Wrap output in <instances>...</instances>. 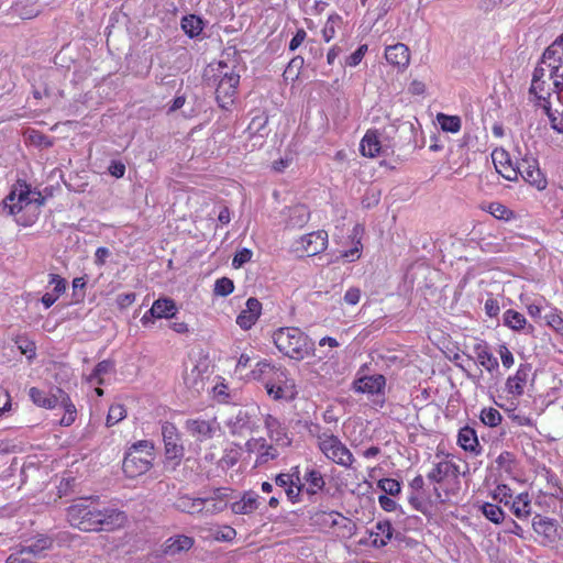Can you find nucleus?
<instances>
[{
  "label": "nucleus",
  "mask_w": 563,
  "mask_h": 563,
  "mask_svg": "<svg viewBox=\"0 0 563 563\" xmlns=\"http://www.w3.org/2000/svg\"><path fill=\"white\" fill-rule=\"evenodd\" d=\"M99 497H81L71 504L66 516L69 525L81 531H113L126 522L124 511L98 507Z\"/></svg>",
  "instance_id": "nucleus-1"
},
{
  "label": "nucleus",
  "mask_w": 563,
  "mask_h": 563,
  "mask_svg": "<svg viewBox=\"0 0 563 563\" xmlns=\"http://www.w3.org/2000/svg\"><path fill=\"white\" fill-rule=\"evenodd\" d=\"M536 104L541 107L549 117L554 130L563 133V91L551 89L545 80V68L536 67L529 89Z\"/></svg>",
  "instance_id": "nucleus-2"
},
{
  "label": "nucleus",
  "mask_w": 563,
  "mask_h": 563,
  "mask_svg": "<svg viewBox=\"0 0 563 563\" xmlns=\"http://www.w3.org/2000/svg\"><path fill=\"white\" fill-rule=\"evenodd\" d=\"M251 377L264 383L267 395L274 400H294L297 389L294 379L289 378L288 371L276 366L267 360H261L251 371Z\"/></svg>",
  "instance_id": "nucleus-3"
},
{
  "label": "nucleus",
  "mask_w": 563,
  "mask_h": 563,
  "mask_svg": "<svg viewBox=\"0 0 563 563\" xmlns=\"http://www.w3.org/2000/svg\"><path fill=\"white\" fill-rule=\"evenodd\" d=\"M272 340L278 352L290 360L299 362L314 355V341L298 327H280L273 331Z\"/></svg>",
  "instance_id": "nucleus-4"
},
{
  "label": "nucleus",
  "mask_w": 563,
  "mask_h": 563,
  "mask_svg": "<svg viewBox=\"0 0 563 563\" xmlns=\"http://www.w3.org/2000/svg\"><path fill=\"white\" fill-rule=\"evenodd\" d=\"M155 459L154 445L151 441L141 440L133 443L124 454L122 471L129 478L145 474L153 466Z\"/></svg>",
  "instance_id": "nucleus-5"
},
{
  "label": "nucleus",
  "mask_w": 563,
  "mask_h": 563,
  "mask_svg": "<svg viewBox=\"0 0 563 563\" xmlns=\"http://www.w3.org/2000/svg\"><path fill=\"white\" fill-rule=\"evenodd\" d=\"M310 433L316 438V444L322 455L330 462L342 466L344 468H351L355 462L354 455L346 444L330 430L323 432Z\"/></svg>",
  "instance_id": "nucleus-6"
},
{
  "label": "nucleus",
  "mask_w": 563,
  "mask_h": 563,
  "mask_svg": "<svg viewBox=\"0 0 563 563\" xmlns=\"http://www.w3.org/2000/svg\"><path fill=\"white\" fill-rule=\"evenodd\" d=\"M311 521L321 532L330 533L339 539H350L355 534V522L335 510H318L312 514Z\"/></svg>",
  "instance_id": "nucleus-7"
},
{
  "label": "nucleus",
  "mask_w": 563,
  "mask_h": 563,
  "mask_svg": "<svg viewBox=\"0 0 563 563\" xmlns=\"http://www.w3.org/2000/svg\"><path fill=\"white\" fill-rule=\"evenodd\" d=\"M460 476V465L450 454H445L442 459L435 462L427 474V478L431 483L444 485L445 487H450L452 490L459 489Z\"/></svg>",
  "instance_id": "nucleus-8"
},
{
  "label": "nucleus",
  "mask_w": 563,
  "mask_h": 563,
  "mask_svg": "<svg viewBox=\"0 0 563 563\" xmlns=\"http://www.w3.org/2000/svg\"><path fill=\"white\" fill-rule=\"evenodd\" d=\"M549 69L551 89L563 91V34L549 45L542 54L541 65Z\"/></svg>",
  "instance_id": "nucleus-9"
},
{
  "label": "nucleus",
  "mask_w": 563,
  "mask_h": 563,
  "mask_svg": "<svg viewBox=\"0 0 563 563\" xmlns=\"http://www.w3.org/2000/svg\"><path fill=\"white\" fill-rule=\"evenodd\" d=\"M536 503L547 512L555 514L562 510L563 486L556 475L547 473V484L539 490Z\"/></svg>",
  "instance_id": "nucleus-10"
},
{
  "label": "nucleus",
  "mask_w": 563,
  "mask_h": 563,
  "mask_svg": "<svg viewBox=\"0 0 563 563\" xmlns=\"http://www.w3.org/2000/svg\"><path fill=\"white\" fill-rule=\"evenodd\" d=\"M223 68H227V66L220 63L216 99L219 107L222 109H229L234 103L238 95L240 75L233 69L223 71Z\"/></svg>",
  "instance_id": "nucleus-11"
},
{
  "label": "nucleus",
  "mask_w": 563,
  "mask_h": 563,
  "mask_svg": "<svg viewBox=\"0 0 563 563\" xmlns=\"http://www.w3.org/2000/svg\"><path fill=\"white\" fill-rule=\"evenodd\" d=\"M516 174L517 178L521 176L527 184L539 191H543L548 187V178L541 170L539 161L531 155H526L518 162Z\"/></svg>",
  "instance_id": "nucleus-12"
},
{
  "label": "nucleus",
  "mask_w": 563,
  "mask_h": 563,
  "mask_svg": "<svg viewBox=\"0 0 563 563\" xmlns=\"http://www.w3.org/2000/svg\"><path fill=\"white\" fill-rule=\"evenodd\" d=\"M275 484L285 489L287 499L291 504L302 500L305 484L301 483L299 466H294L288 473H280L275 477Z\"/></svg>",
  "instance_id": "nucleus-13"
},
{
  "label": "nucleus",
  "mask_w": 563,
  "mask_h": 563,
  "mask_svg": "<svg viewBox=\"0 0 563 563\" xmlns=\"http://www.w3.org/2000/svg\"><path fill=\"white\" fill-rule=\"evenodd\" d=\"M162 437L166 459L179 463L184 456L185 448L181 443V437L176 424L165 421L162 424Z\"/></svg>",
  "instance_id": "nucleus-14"
},
{
  "label": "nucleus",
  "mask_w": 563,
  "mask_h": 563,
  "mask_svg": "<svg viewBox=\"0 0 563 563\" xmlns=\"http://www.w3.org/2000/svg\"><path fill=\"white\" fill-rule=\"evenodd\" d=\"M328 246V233L318 230L302 235L294 243V250L301 256H314L323 252Z\"/></svg>",
  "instance_id": "nucleus-15"
},
{
  "label": "nucleus",
  "mask_w": 563,
  "mask_h": 563,
  "mask_svg": "<svg viewBox=\"0 0 563 563\" xmlns=\"http://www.w3.org/2000/svg\"><path fill=\"white\" fill-rule=\"evenodd\" d=\"M185 429L194 439L199 442H203L212 439L220 429V426L216 418H192L186 420Z\"/></svg>",
  "instance_id": "nucleus-16"
},
{
  "label": "nucleus",
  "mask_w": 563,
  "mask_h": 563,
  "mask_svg": "<svg viewBox=\"0 0 563 563\" xmlns=\"http://www.w3.org/2000/svg\"><path fill=\"white\" fill-rule=\"evenodd\" d=\"M264 426L269 440L274 442L276 446L288 448L291 445L292 438L286 426L280 422L278 418L272 415H266Z\"/></svg>",
  "instance_id": "nucleus-17"
},
{
  "label": "nucleus",
  "mask_w": 563,
  "mask_h": 563,
  "mask_svg": "<svg viewBox=\"0 0 563 563\" xmlns=\"http://www.w3.org/2000/svg\"><path fill=\"white\" fill-rule=\"evenodd\" d=\"M492 161L496 172L506 180H517V166L518 162L514 163L510 154L503 147H496L492 152Z\"/></svg>",
  "instance_id": "nucleus-18"
},
{
  "label": "nucleus",
  "mask_w": 563,
  "mask_h": 563,
  "mask_svg": "<svg viewBox=\"0 0 563 563\" xmlns=\"http://www.w3.org/2000/svg\"><path fill=\"white\" fill-rule=\"evenodd\" d=\"M531 364L522 363L516 373L506 380V391L515 398L523 395L531 373Z\"/></svg>",
  "instance_id": "nucleus-19"
},
{
  "label": "nucleus",
  "mask_w": 563,
  "mask_h": 563,
  "mask_svg": "<svg viewBox=\"0 0 563 563\" xmlns=\"http://www.w3.org/2000/svg\"><path fill=\"white\" fill-rule=\"evenodd\" d=\"M262 308V302L257 298H249L245 308L236 317V324L244 331L250 330L260 319Z\"/></svg>",
  "instance_id": "nucleus-20"
},
{
  "label": "nucleus",
  "mask_w": 563,
  "mask_h": 563,
  "mask_svg": "<svg viewBox=\"0 0 563 563\" xmlns=\"http://www.w3.org/2000/svg\"><path fill=\"white\" fill-rule=\"evenodd\" d=\"M246 448L249 452H254L256 454V465H263L268 461L277 459L279 455L276 446L268 444L264 438L249 440L246 442Z\"/></svg>",
  "instance_id": "nucleus-21"
},
{
  "label": "nucleus",
  "mask_w": 563,
  "mask_h": 563,
  "mask_svg": "<svg viewBox=\"0 0 563 563\" xmlns=\"http://www.w3.org/2000/svg\"><path fill=\"white\" fill-rule=\"evenodd\" d=\"M195 545V539L187 534H175L167 538L162 544V553L167 556H174L183 552H188Z\"/></svg>",
  "instance_id": "nucleus-22"
},
{
  "label": "nucleus",
  "mask_w": 563,
  "mask_h": 563,
  "mask_svg": "<svg viewBox=\"0 0 563 563\" xmlns=\"http://www.w3.org/2000/svg\"><path fill=\"white\" fill-rule=\"evenodd\" d=\"M385 58L391 66L404 70L410 64L409 47L404 43H396L394 45L386 46Z\"/></svg>",
  "instance_id": "nucleus-23"
},
{
  "label": "nucleus",
  "mask_w": 563,
  "mask_h": 563,
  "mask_svg": "<svg viewBox=\"0 0 563 563\" xmlns=\"http://www.w3.org/2000/svg\"><path fill=\"white\" fill-rule=\"evenodd\" d=\"M30 195L31 192L26 185H20L19 191L16 189L12 190L4 200V205L9 208L10 213L18 214L23 209L31 207L32 200Z\"/></svg>",
  "instance_id": "nucleus-24"
},
{
  "label": "nucleus",
  "mask_w": 563,
  "mask_h": 563,
  "mask_svg": "<svg viewBox=\"0 0 563 563\" xmlns=\"http://www.w3.org/2000/svg\"><path fill=\"white\" fill-rule=\"evenodd\" d=\"M380 133L376 129H368L360 142V153L364 157L375 158L383 153Z\"/></svg>",
  "instance_id": "nucleus-25"
},
{
  "label": "nucleus",
  "mask_w": 563,
  "mask_h": 563,
  "mask_svg": "<svg viewBox=\"0 0 563 563\" xmlns=\"http://www.w3.org/2000/svg\"><path fill=\"white\" fill-rule=\"evenodd\" d=\"M227 497L221 488L214 489L211 496L202 498L205 504L201 515L212 516L222 512L228 507Z\"/></svg>",
  "instance_id": "nucleus-26"
},
{
  "label": "nucleus",
  "mask_w": 563,
  "mask_h": 563,
  "mask_svg": "<svg viewBox=\"0 0 563 563\" xmlns=\"http://www.w3.org/2000/svg\"><path fill=\"white\" fill-rule=\"evenodd\" d=\"M29 396L36 406L45 409L56 408L62 400V395L57 393V388L54 394H48L37 387H31Z\"/></svg>",
  "instance_id": "nucleus-27"
},
{
  "label": "nucleus",
  "mask_w": 563,
  "mask_h": 563,
  "mask_svg": "<svg viewBox=\"0 0 563 563\" xmlns=\"http://www.w3.org/2000/svg\"><path fill=\"white\" fill-rule=\"evenodd\" d=\"M260 506L258 495L255 492H245L242 497L232 503L230 508L235 515H250Z\"/></svg>",
  "instance_id": "nucleus-28"
},
{
  "label": "nucleus",
  "mask_w": 563,
  "mask_h": 563,
  "mask_svg": "<svg viewBox=\"0 0 563 563\" xmlns=\"http://www.w3.org/2000/svg\"><path fill=\"white\" fill-rule=\"evenodd\" d=\"M205 501L201 497H191L187 494L179 495L173 504V507L184 514L200 515Z\"/></svg>",
  "instance_id": "nucleus-29"
},
{
  "label": "nucleus",
  "mask_w": 563,
  "mask_h": 563,
  "mask_svg": "<svg viewBox=\"0 0 563 563\" xmlns=\"http://www.w3.org/2000/svg\"><path fill=\"white\" fill-rule=\"evenodd\" d=\"M457 444L467 452L478 454L481 452V444L478 442L476 431L465 426L460 429L457 434Z\"/></svg>",
  "instance_id": "nucleus-30"
},
{
  "label": "nucleus",
  "mask_w": 563,
  "mask_h": 563,
  "mask_svg": "<svg viewBox=\"0 0 563 563\" xmlns=\"http://www.w3.org/2000/svg\"><path fill=\"white\" fill-rule=\"evenodd\" d=\"M386 385V379L383 375H372V376H365L360 378L355 383V388L357 391L364 393V394H379L383 391Z\"/></svg>",
  "instance_id": "nucleus-31"
},
{
  "label": "nucleus",
  "mask_w": 563,
  "mask_h": 563,
  "mask_svg": "<svg viewBox=\"0 0 563 563\" xmlns=\"http://www.w3.org/2000/svg\"><path fill=\"white\" fill-rule=\"evenodd\" d=\"M177 312L176 302L170 298H158L156 299L151 309V316H156L157 319H169L173 318Z\"/></svg>",
  "instance_id": "nucleus-32"
},
{
  "label": "nucleus",
  "mask_w": 563,
  "mask_h": 563,
  "mask_svg": "<svg viewBox=\"0 0 563 563\" xmlns=\"http://www.w3.org/2000/svg\"><path fill=\"white\" fill-rule=\"evenodd\" d=\"M310 219V211L305 205H296L289 208L287 227L291 229H300L305 227Z\"/></svg>",
  "instance_id": "nucleus-33"
},
{
  "label": "nucleus",
  "mask_w": 563,
  "mask_h": 563,
  "mask_svg": "<svg viewBox=\"0 0 563 563\" xmlns=\"http://www.w3.org/2000/svg\"><path fill=\"white\" fill-rule=\"evenodd\" d=\"M306 482L305 492L308 495H316L322 492L325 487V481L322 473L317 468L307 470L303 475Z\"/></svg>",
  "instance_id": "nucleus-34"
},
{
  "label": "nucleus",
  "mask_w": 563,
  "mask_h": 563,
  "mask_svg": "<svg viewBox=\"0 0 563 563\" xmlns=\"http://www.w3.org/2000/svg\"><path fill=\"white\" fill-rule=\"evenodd\" d=\"M474 352L476 354L477 362L487 372L493 373L498 369V361L489 351L486 344H476L474 346Z\"/></svg>",
  "instance_id": "nucleus-35"
},
{
  "label": "nucleus",
  "mask_w": 563,
  "mask_h": 563,
  "mask_svg": "<svg viewBox=\"0 0 563 563\" xmlns=\"http://www.w3.org/2000/svg\"><path fill=\"white\" fill-rule=\"evenodd\" d=\"M479 208L483 211L488 212L497 220H504V221H511L515 219V212L509 209L507 206H505L501 202L493 201V202H483L481 203Z\"/></svg>",
  "instance_id": "nucleus-36"
},
{
  "label": "nucleus",
  "mask_w": 563,
  "mask_h": 563,
  "mask_svg": "<svg viewBox=\"0 0 563 563\" xmlns=\"http://www.w3.org/2000/svg\"><path fill=\"white\" fill-rule=\"evenodd\" d=\"M510 510L518 519H527L531 515V500L528 493H520L512 498Z\"/></svg>",
  "instance_id": "nucleus-37"
},
{
  "label": "nucleus",
  "mask_w": 563,
  "mask_h": 563,
  "mask_svg": "<svg viewBox=\"0 0 563 563\" xmlns=\"http://www.w3.org/2000/svg\"><path fill=\"white\" fill-rule=\"evenodd\" d=\"M57 393L62 395L59 406H62L65 411L64 416L59 420V424L64 427H69L76 420L77 409L67 393H65L62 388H57Z\"/></svg>",
  "instance_id": "nucleus-38"
},
{
  "label": "nucleus",
  "mask_w": 563,
  "mask_h": 563,
  "mask_svg": "<svg viewBox=\"0 0 563 563\" xmlns=\"http://www.w3.org/2000/svg\"><path fill=\"white\" fill-rule=\"evenodd\" d=\"M209 365L206 362L198 363L195 365L190 373L185 377L186 384L189 386L200 389L205 384V375L208 373Z\"/></svg>",
  "instance_id": "nucleus-39"
},
{
  "label": "nucleus",
  "mask_w": 563,
  "mask_h": 563,
  "mask_svg": "<svg viewBox=\"0 0 563 563\" xmlns=\"http://www.w3.org/2000/svg\"><path fill=\"white\" fill-rule=\"evenodd\" d=\"M503 321H504V325H506L507 328H509L514 331H522L528 323L526 317L522 313H520L519 311L514 310V309H507L504 312Z\"/></svg>",
  "instance_id": "nucleus-40"
},
{
  "label": "nucleus",
  "mask_w": 563,
  "mask_h": 563,
  "mask_svg": "<svg viewBox=\"0 0 563 563\" xmlns=\"http://www.w3.org/2000/svg\"><path fill=\"white\" fill-rule=\"evenodd\" d=\"M181 29L189 37H196L202 32L203 23L199 16L190 14L181 19Z\"/></svg>",
  "instance_id": "nucleus-41"
},
{
  "label": "nucleus",
  "mask_w": 563,
  "mask_h": 563,
  "mask_svg": "<svg viewBox=\"0 0 563 563\" xmlns=\"http://www.w3.org/2000/svg\"><path fill=\"white\" fill-rule=\"evenodd\" d=\"M342 18L336 13L328 16L321 30L324 42L329 43L331 40L334 38L336 31L342 26Z\"/></svg>",
  "instance_id": "nucleus-42"
},
{
  "label": "nucleus",
  "mask_w": 563,
  "mask_h": 563,
  "mask_svg": "<svg viewBox=\"0 0 563 563\" xmlns=\"http://www.w3.org/2000/svg\"><path fill=\"white\" fill-rule=\"evenodd\" d=\"M481 509L485 518L495 525L501 523L505 519V512L498 505L484 503Z\"/></svg>",
  "instance_id": "nucleus-43"
},
{
  "label": "nucleus",
  "mask_w": 563,
  "mask_h": 563,
  "mask_svg": "<svg viewBox=\"0 0 563 563\" xmlns=\"http://www.w3.org/2000/svg\"><path fill=\"white\" fill-rule=\"evenodd\" d=\"M437 118L443 131L457 133L461 130L462 123L460 117L439 113Z\"/></svg>",
  "instance_id": "nucleus-44"
},
{
  "label": "nucleus",
  "mask_w": 563,
  "mask_h": 563,
  "mask_svg": "<svg viewBox=\"0 0 563 563\" xmlns=\"http://www.w3.org/2000/svg\"><path fill=\"white\" fill-rule=\"evenodd\" d=\"M113 367L111 361H101L93 368L92 373L88 377V382L91 384L102 385L104 383L103 375L108 374Z\"/></svg>",
  "instance_id": "nucleus-45"
},
{
  "label": "nucleus",
  "mask_w": 563,
  "mask_h": 563,
  "mask_svg": "<svg viewBox=\"0 0 563 563\" xmlns=\"http://www.w3.org/2000/svg\"><path fill=\"white\" fill-rule=\"evenodd\" d=\"M479 419L485 426L490 428L499 426L503 420L500 412L493 407L483 408Z\"/></svg>",
  "instance_id": "nucleus-46"
},
{
  "label": "nucleus",
  "mask_w": 563,
  "mask_h": 563,
  "mask_svg": "<svg viewBox=\"0 0 563 563\" xmlns=\"http://www.w3.org/2000/svg\"><path fill=\"white\" fill-rule=\"evenodd\" d=\"M21 354L25 355L29 360H33L36 356L35 342L25 335H18L14 340Z\"/></svg>",
  "instance_id": "nucleus-47"
},
{
  "label": "nucleus",
  "mask_w": 563,
  "mask_h": 563,
  "mask_svg": "<svg viewBox=\"0 0 563 563\" xmlns=\"http://www.w3.org/2000/svg\"><path fill=\"white\" fill-rule=\"evenodd\" d=\"M126 417V409L122 404H113L110 406L107 415V427H112Z\"/></svg>",
  "instance_id": "nucleus-48"
},
{
  "label": "nucleus",
  "mask_w": 563,
  "mask_h": 563,
  "mask_svg": "<svg viewBox=\"0 0 563 563\" xmlns=\"http://www.w3.org/2000/svg\"><path fill=\"white\" fill-rule=\"evenodd\" d=\"M492 497L494 500L507 506L511 503L514 495L511 488L508 485L499 484L492 492Z\"/></svg>",
  "instance_id": "nucleus-49"
},
{
  "label": "nucleus",
  "mask_w": 563,
  "mask_h": 563,
  "mask_svg": "<svg viewBox=\"0 0 563 563\" xmlns=\"http://www.w3.org/2000/svg\"><path fill=\"white\" fill-rule=\"evenodd\" d=\"M377 486L389 496H397L401 490L400 482L389 477L379 479Z\"/></svg>",
  "instance_id": "nucleus-50"
},
{
  "label": "nucleus",
  "mask_w": 563,
  "mask_h": 563,
  "mask_svg": "<svg viewBox=\"0 0 563 563\" xmlns=\"http://www.w3.org/2000/svg\"><path fill=\"white\" fill-rule=\"evenodd\" d=\"M234 290L233 280L228 277H221L216 280L213 292L217 296L227 297Z\"/></svg>",
  "instance_id": "nucleus-51"
},
{
  "label": "nucleus",
  "mask_w": 563,
  "mask_h": 563,
  "mask_svg": "<svg viewBox=\"0 0 563 563\" xmlns=\"http://www.w3.org/2000/svg\"><path fill=\"white\" fill-rule=\"evenodd\" d=\"M547 325L558 333H563V318L560 311L554 308L544 317Z\"/></svg>",
  "instance_id": "nucleus-52"
},
{
  "label": "nucleus",
  "mask_w": 563,
  "mask_h": 563,
  "mask_svg": "<svg viewBox=\"0 0 563 563\" xmlns=\"http://www.w3.org/2000/svg\"><path fill=\"white\" fill-rule=\"evenodd\" d=\"M52 547V540L47 537H43L37 539L34 543L27 547H23L27 554H30L32 558H35L44 550H47Z\"/></svg>",
  "instance_id": "nucleus-53"
},
{
  "label": "nucleus",
  "mask_w": 563,
  "mask_h": 563,
  "mask_svg": "<svg viewBox=\"0 0 563 563\" xmlns=\"http://www.w3.org/2000/svg\"><path fill=\"white\" fill-rule=\"evenodd\" d=\"M376 529L379 531L376 534L378 536L380 533L384 538H382L379 540V542H378L377 538H375L373 542L375 545L383 547L391 539L393 527L389 521H384V522H378L376 525Z\"/></svg>",
  "instance_id": "nucleus-54"
},
{
  "label": "nucleus",
  "mask_w": 563,
  "mask_h": 563,
  "mask_svg": "<svg viewBox=\"0 0 563 563\" xmlns=\"http://www.w3.org/2000/svg\"><path fill=\"white\" fill-rule=\"evenodd\" d=\"M303 64V59L299 56L294 57L287 68L284 70V79L285 80H295L299 75V69L301 68Z\"/></svg>",
  "instance_id": "nucleus-55"
},
{
  "label": "nucleus",
  "mask_w": 563,
  "mask_h": 563,
  "mask_svg": "<svg viewBox=\"0 0 563 563\" xmlns=\"http://www.w3.org/2000/svg\"><path fill=\"white\" fill-rule=\"evenodd\" d=\"M506 412L508 413L509 419L520 427H531L532 426V419L522 413L516 412V407L506 408Z\"/></svg>",
  "instance_id": "nucleus-56"
},
{
  "label": "nucleus",
  "mask_w": 563,
  "mask_h": 563,
  "mask_svg": "<svg viewBox=\"0 0 563 563\" xmlns=\"http://www.w3.org/2000/svg\"><path fill=\"white\" fill-rule=\"evenodd\" d=\"M27 139L32 144L36 146L49 147L53 145V142L49 140L48 136L36 130H29Z\"/></svg>",
  "instance_id": "nucleus-57"
},
{
  "label": "nucleus",
  "mask_w": 563,
  "mask_h": 563,
  "mask_svg": "<svg viewBox=\"0 0 563 563\" xmlns=\"http://www.w3.org/2000/svg\"><path fill=\"white\" fill-rule=\"evenodd\" d=\"M236 537V531L230 526H222L214 533L213 538L217 541L230 542Z\"/></svg>",
  "instance_id": "nucleus-58"
},
{
  "label": "nucleus",
  "mask_w": 563,
  "mask_h": 563,
  "mask_svg": "<svg viewBox=\"0 0 563 563\" xmlns=\"http://www.w3.org/2000/svg\"><path fill=\"white\" fill-rule=\"evenodd\" d=\"M367 51H368L367 44H362L361 46H358V48L355 52H353L349 57H346L345 65L350 66V67L357 66L364 58Z\"/></svg>",
  "instance_id": "nucleus-59"
},
{
  "label": "nucleus",
  "mask_w": 563,
  "mask_h": 563,
  "mask_svg": "<svg viewBox=\"0 0 563 563\" xmlns=\"http://www.w3.org/2000/svg\"><path fill=\"white\" fill-rule=\"evenodd\" d=\"M501 364L505 368L509 369L515 364V357L512 352L509 350V347L506 344H500L497 350Z\"/></svg>",
  "instance_id": "nucleus-60"
},
{
  "label": "nucleus",
  "mask_w": 563,
  "mask_h": 563,
  "mask_svg": "<svg viewBox=\"0 0 563 563\" xmlns=\"http://www.w3.org/2000/svg\"><path fill=\"white\" fill-rule=\"evenodd\" d=\"M32 556L27 554L26 550L22 547L19 550L12 552L5 563H31Z\"/></svg>",
  "instance_id": "nucleus-61"
},
{
  "label": "nucleus",
  "mask_w": 563,
  "mask_h": 563,
  "mask_svg": "<svg viewBox=\"0 0 563 563\" xmlns=\"http://www.w3.org/2000/svg\"><path fill=\"white\" fill-rule=\"evenodd\" d=\"M253 253L250 249H242L238 251L232 260V266L234 268H240L245 263H249L252 260Z\"/></svg>",
  "instance_id": "nucleus-62"
},
{
  "label": "nucleus",
  "mask_w": 563,
  "mask_h": 563,
  "mask_svg": "<svg viewBox=\"0 0 563 563\" xmlns=\"http://www.w3.org/2000/svg\"><path fill=\"white\" fill-rule=\"evenodd\" d=\"M49 285L53 286V294L56 295L58 298L60 295H63L66 290V280L60 277L57 274H51L49 275Z\"/></svg>",
  "instance_id": "nucleus-63"
},
{
  "label": "nucleus",
  "mask_w": 563,
  "mask_h": 563,
  "mask_svg": "<svg viewBox=\"0 0 563 563\" xmlns=\"http://www.w3.org/2000/svg\"><path fill=\"white\" fill-rule=\"evenodd\" d=\"M484 310L487 317L496 318L500 312V306L497 299L490 294L485 301Z\"/></svg>",
  "instance_id": "nucleus-64"
}]
</instances>
